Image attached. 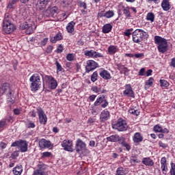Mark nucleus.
I'll list each match as a JSON object with an SVG mask.
<instances>
[{
	"instance_id": "36",
	"label": "nucleus",
	"mask_w": 175,
	"mask_h": 175,
	"mask_svg": "<svg viewBox=\"0 0 175 175\" xmlns=\"http://www.w3.org/2000/svg\"><path fill=\"white\" fill-rule=\"evenodd\" d=\"M123 14H124L126 18H131L132 17V15H131V7L127 6L126 8H124Z\"/></svg>"
},
{
	"instance_id": "16",
	"label": "nucleus",
	"mask_w": 175,
	"mask_h": 175,
	"mask_svg": "<svg viewBox=\"0 0 175 175\" xmlns=\"http://www.w3.org/2000/svg\"><path fill=\"white\" fill-rule=\"evenodd\" d=\"M86 144L81 139H78L75 144L76 152L79 154L81 151L85 150Z\"/></svg>"
},
{
	"instance_id": "9",
	"label": "nucleus",
	"mask_w": 175,
	"mask_h": 175,
	"mask_svg": "<svg viewBox=\"0 0 175 175\" xmlns=\"http://www.w3.org/2000/svg\"><path fill=\"white\" fill-rule=\"evenodd\" d=\"M103 109H106L109 106V101L106 99L105 95H102L101 96L96 98V101L94 103V106L98 107L100 106Z\"/></svg>"
},
{
	"instance_id": "55",
	"label": "nucleus",
	"mask_w": 175,
	"mask_h": 175,
	"mask_svg": "<svg viewBox=\"0 0 175 175\" xmlns=\"http://www.w3.org/2000/svg\"><path fill=\"white\" fill-rule=\"evenodd\" d=\"M66 18H68V16L65 13L60 14V17L59 15H57V20H66Z\"/></svg>"
},
{
	"instance_id": "38",
	"label": "nucleus",
	"mask_w": 175,
	"mask_h": 175,
	"mask_svg": "<svg viewBox=\"0 0 175 175\" xmlns=\"http://www.w3.org/2000/svg\"><path fill=\"white\" fill-rule=\"evenodd\" d=\"M114 10H109L105 12V18H111L115 16Z\"/></svg>"
},
{
	"instance_id": "41",
	"label": "nucleus",
	"mask_w": 175,
	"mask_h": 175,
	"mask_svg": "<svg viewBox=\"0 0 175 175\" xmlns=\"http://www.w3.org/2000/svg\"><path fill=\"white\" fill-rule=\"evenodd\" d=\"M55 65H56V69H57V72H65V69L62 68V66L61 64L58 62V61H55Z\"/></svg>"
},
{
	"instance_id": "30",
	"label": "nucleus",
	"mask_w": 175,
	"mask_h": 175,
	"mask_svg": "<svg viewBox=\"0 0 175 175\" xmlns=\"http://www.w3.org/2000/svg\"><path fill=\"white\" fill-rule=\"evenodd\" d=\"M62 38H64L62 33L59 31L54 37L51 38L50 41L51 43H57L58 40H62Z\"/></svg>"
},
{
	"instance_id": "10",
	"label": "nucleus",
	"mask_w": 175,
	"mask_h": 175,
	"mask_svg": "<svg viewBox=\"0 0 175 175\" xmlns=\"http://www.w3.org/2000/svg\"><path fill=\"white\" fill-rule=\"evenodd\" d=\"M47 169V165L43 163H40L37 165V169L33 171V175H49L47 172H45Z\"/></svg>"
},
{
	"instance_id": "28",
	"label": "nucleus",
	"mask_w": 175,
	"mask_h": 175,
	"mask_svg": "<svg viewBox=\"0 0 175 175\" xmlns=\"http://www.w3.org/2000/svg\"><path fill=\"white\" fill-rule=\"evenodd\" d=\"M113 29V25L111 23H107L104 25L102 27L103 33H110Z\"/></svg>"
},
{
	"instance_id": "64",
	"label": "nucleus",
	"mask_w": 175,
	"mask_h": 175,
	"mask_svg": "<svg viewBox=\"0 0 175 175\" xmlns=\"http://www.w3.org/2000/svg\"><path fill=\"white\" fill-rule=\"evenodd\" d=\"M134 57L135 58H143V57H144V53H135V54H134Z\"/></svg>"
},
{
	"instance_id": "22",
	"label": "nucleus",
	"mask_w": 175,
	"mask_h": 175,
	"mask_svg": "<svg viewBox=\"0 0 175 175\" xmlns=\"http://www.w3.org/2000/svg\"><path fill=\"white\" fill-rule=\"evenodd\" d=\"M161 170H162V173L163 174H167V170L168 168H167V160H166V157H162L161 159Z\"/></svg>"
},
{
	"instance_id": "60",
	"label": "nucleus",
	"mask_w": 175,
	"mask_h": 175,
	"mask_svg": "<svg viewBox=\"0 0 175 175\" xmlns=\"http://www.w3.org/2000/svg\"><path fill=\"white\" fill-rule=\"evenodd\" d=\"M98 18H102V17H105V10L99 11L97 14Z\"/></svg>"
},
{
	"instance_id": "6",
	"label": "nucleus",
	"mask_w": 175,
	"mask_h": 175,
	"mask_svg": "<svg viewBox=\"0 0 175 175\" xmlns=\"http://www.w3.org/2000/svg\"><path fill=\"white\" fill-rule=\"evenodd\" d=\"M113 128L118 131V132H124L128 130V123H126V120L119 118L116 123L113 125Z\"/></svg>"
},
{
	"instance_id": "46",
	"label": "nucleus",
	"mask_w": 175,
	"mask_h": 175,
	"mask_svg": "<svg viewBox=\"0 0 175 175\" xmlns=\"http://www.w3.org/2000/svg\"><path fill=\"white\" fill-rule=\"evenodd\" d=\"M129 113L133 114V116H139V114H140V111L133 108L129 110Z\"/></svg>"
},
{
	"instance_id": "45",
	"label": "nucleus",
	"mask_w": 175,
	"mask_h": 175,
	"mask_svg": "<svg viewBox=\"0 0 175 175\" xmlns=\"http://www.w3.org/2000/svg\"><path fill=\"white\" fill-rule=\"evenodd\" d=\"M133 31V28L127 29L124 32V36H127V38H131V35H132V31Z\"/></svg>"
},
{
	"instance_id": "14",
	"label": "nucleus",
	"mask_w": 175,
	"mask_h": 175,
	"mask_svg": "<svg viewBox=\"0 0 175 175\" xmlns=\"http://www.w3.org/2000/svg\"><path fill=\"white\" fill-rule=\"evenodd\" d=\"M84 55L89 58H103V54L96 52L94 50L85 51Z\"/></svg>"
},
{
	"instance_id": "61",
	"label": "nucleus",
	"mask_w": 175,
	"mask_h": 175,
	"mask_svg": "<svg viewBox=\"0 0 175 175\" xmlns=\"http://www.w3.org/2000/svg\"><path fill=\"white\" fill-rule=\"evenodd\" d=\"M79 7L83 8V9L84 10L87 9V3H85V2L79 1Z\"/></svg>"
},
{
	"instance_id": "24",
	"label": "nucleus",
	"mask_w": 175,
	"mask_h": 175,
	"mask_svg": "<svg viewBox=\"0 0 175 175\" xmlns=\"http://www.w3.org/2000/svg\"><path fill=\"white\" fill-rule=\"evenodd\" d=\"M14 19L9 13H6L3 20V25L14 24Z\"/></svg>"
},
{
	"instance_id": "63",
	"label": "nucleus",
	"mask_w": 175,
	"mask_h": 175,
	"mask_svg": "<svg viewBox=\"0 0 175 175\" xmlns=\"http://www.w3.org/2000/svg\"><path fill=\"white\" fill-rule=\"evenodd\" d=\"M53 49H54V47L53 46L49 45L46 47V53H48V54H51V53H52Z\"/></svg>"
},
{
	"instance_id": "29",
	"label": "nucleus",
	"mask_w": 175,
	"mask_h": 175,
	"mask_svg": "<svg viewBox=\"0 0 175 175\" xmlns=\"http://www.w3.org/2000/svg\"><path fill=\"white\" fill-rule=\"evenodd\" d=\"M23 165H17L15 167L13 168L12 173L14 175H21L23 174Z\"/></svg>"
},
{
	"instance_id": "23",
	"label": "nucleus",
	"mask_w": 175,
	"mask_h": 175,
	"mask_svg": "<svg viewBox=\"0 0 175 175\" xmlns=\"http://www.w3.org/2000/svg\"><path fill=\"white\" fill-rule=\"evenodd\" d=\"M1 90L7 96H12V90H10V85L9 83H3Z\"/></svg>"
},
{
	"instance_id": "32",
	"label": "nucleus",
	"mask_w": 175,
	"mask_h": 175,
	"mask_svg": "<svg viewBox=\"0 0 175 175\" xmlns=\"http://www.w3.org/2000/svg\"><path fill=\"white\" fill-rule=\"evenodd\" d=\"M161 8H163V10H165V12L170 10V8H172V6L169 3V0H163L161 3Z\"/></svg>"
},
{
	"instance_id": "37",
	"label": "nucleus",
	"mask_w": 175,
	"mask_h": 175,
	"mask_svg": "<svg viewBox=\"0 0 175 175\" xmlns=\"http://www.w3.org/2000/svg\"><path fill=\"white\" fill-rule=\"evenodd\" d=\"M146 20L150 21V23H154L155 21V15L152 12H148L146 15Z\"/></svg>"
},
{
	"instance_id": "3",
	"label": "nucleus",
	"mask_w": 175,
	"mask_h": 175,
	"mask_svg": "<svg viewBox=\"0 0 175 175\" xmlns=\"http://www.w3.org/2000/svg\"><path fill=\"white\" fill-rule=\"evenodd\" d=\"M148 33L142 29H137L132 33V39L133 43L140 44L144 39H148Z\"/></svg>"
},
{
	"instance_id": "19",
	"label": "nucleus",
	"mask_w": 175,
	"mask_h": 175,
	"mask_svg": "<svg viewBox=\"0 0 175 175\" xmlns=\"http://www.w3.org/2000/svg\"><path fill=\"white\" fill-rule=\"evenodd\" d=\"M14 29H16V25H14V24L3 25V31L5 32V33H7V35L14 32Z\"/></svg>"
},
{
	"instance_id": "50",
	"label": "nucleus",
	"mask_w": 175,
	"mask_h": 175,
	"mask_svg": "<svg viewBox=\"0 0 175 175\" xmlns=\"http://www.w3.org/2000/svg\"><path fill=\"white\" fill-rule=\"evenodd\" d=\"M100 111V108L99 107H92V114H98Z\"/></svg>"
},
{
	"instance_id": "17",
	"label": "nucleus",
	"mask_w": 175,
	"mask_h": 175,
	"mask_svg": "<svg viewBox=\"0 0 175 175\" xmlns=\"http://www.w3.org/2000/svg\"><path fill=\"white\" fill-rule=\"evenodd\" d=\"M143 135L139 132L135 133L133 136V142L135 146H139L144 140Z\"/></svg>"
},
{
	"instance_id": "26",
	"label": "nucleus",
	"mask_w": 175,
	"mask_h": 175,
	"mask_svg": "<svg viewBox=\"0 0 175 175\" xmlns=\"http://www.w3.org/2000/svg\"><path fill=\"white\" fill-rule=\"evenodd\" d=\"M49 2H50V0H38L37 7L40 10H43L49 5Z\"/></svg>"
},
{
	"instance_id": "51",
	"label": "nucleus",
	"mask_w": 175,
	"mask_h": 175,
	"mask_svg": "<svg viewBox=\"0 0 175 175\" xmlns=\"http://www.w3.org/2000/svg\"><path fill=\"white\" fill-rule=\"evenodd\" d=\"M170 165H171V168H170V175H175V163L172 162L170 163Z\"/></svg>"
},
{
	"instance_id": "15",
	"label": "nucleus",
	"mask_w": 175,
	"mask_h": 175,
	"mask_svg": "<svg viewBox=\"0 0 175 175\" xmlns=\"http://www.w3.org/2000/svg\"><path fill=\"white\" fill-rule=\"evenodd\" d=\"M38 146L40 148L46 149V148H53V145L51 144V141H49L44 138L40 139L38 142Z\"/></svg>"
},
{
	"instance_id": "35",
	"label": "nucleus",
	"mask_w": 175,
	"mask_h": 175,
	"mask_svg": "<svg viewBox=\"0 0 175 175\" xmlns=\"http://www.w3.org/2000/svg\"><path fill=\"white\" fill-rule=\"evenodd\" d=\"M117 51V46L116 45H111L108 47V53L109 54V55H114V54H116Z\"/></svg>"
},
{
	"instance_id": "44",
	"label": "nucleus",
	"mask_w": 175,
	"mask_h": 175,
	"mask_svg": "<svg viewBox=\"0 0 175 175\" xmlns=\"http://www.w3.org/2000/svg\"><path fill=\"white\" fill-rule=\"evenodd\" d=\"M153 131L156 133H161L162 132V126H159V124H156L153 127Z\"/></svg>"
},
{
	"instance_id": "25",
	"label": "nucleus",
	"mask_w": 175,
	"mask_h": 175,
	"mask_svg": "<svg viewBox=\"0 0 175 175\" xmlns=\"http://www.w3.org/2000/svg\"><path fill=\"white\" fill-rule=\"evenodd\" d=\"M99 75L103 80H110L111 79V75L107 70H100Z\"/></svg>"
},
{
	"instance_id": "48",
	"label": "nucleus",
	"mask_w": 175,
	"mask_h": 175,
	"mask_svg": "<svg viewBox=\"0 0 175 175\" xmlns=\"http://www.w3.org/2000/svg\"><path fill=\"white\" fill-rule=\"evenodd\" d=\"M53 154H51V152H44L42 153L41 158L44 159V158H50L52 157Z\"/></svg>"
},
{
	"instance_id": "4",
	"label": "nucleus",
	"mask_w": 175,
	"mask_h": 175,
	"mask_svg": "<svg viewBox=\"0 0 175 175\" xmlns=\"http://www.w3.org/2000/svg\"><path fill=\"white\" fill-rule=\"evenodd\" d=\"M154 43L157 44V49L159 53L165 54L167 51V40L159 36H154Z\"/></svg>"
},
{
	"instance_id": "31",
	"label": "nucleus",
	"mask_w": 175,
	"mask_h": 175,
	"mask_svg": "<svg viewBox=\"0 0 175 175\" xmlns=\"http://www.w3.org/2000/svg\"><path fill=\"white\" fill-rule=\"evenodd\" d=\"M142 163L145 166H154V160L150 157H145L142 159Z\"/></svg>"
},
{
	"instance_id": "12",
	"label": "nucleus",
	"mask_w": 175,
	"mask_h": 175,
	"mask_svg": "<svg viewBox=\"0 0 175 175\" xmlns=\"http://www.w3.org/2000/svg\"><path fill=\"white\" fill-rule=\"evenodd\" d=\"M123 95L128 98H135V92H133V88H132V85H131V84H126L124 85Z\"/></svg>"
},
{
	"instance_id": "1",
	"label": "nucleus",
	"mask_w": 175,
	"mask_h": 175,
	"mask_svg": "<svg viewBox=\"0 0 175 175\" xmlns=\"http://www.w3.org/2000/svg\"><path fill=\"white\" fill-rule=\"evenodd\" d=\"M42 79L44 83V77L40 72L34 73L30 77L29 81L31 83V91H39V89L42 88Z\"/></svg>"
},
{
	"instance_id": "5",
	"label": "nucleus",
	"mask_w": 175,
	"mask_h": 175,
	"mask_svg": "<svg viewBox=\"0 0 175 175\" xmlns=\"http://www.w3.org/2000/svg\"><path fill=\"white\" fill-rule=\"evenodd\" d=\"M44 83L49 90H55L58 87V82L51 75H45L44 77Z\"/></svg>"
},
{
	"instance_id": "58",
	"label": "nucleus",
	"mask_w": 175,
	"mask_h": 175,
	"mask_svg": "<svg viewBox=\"0 0 175 175\" xmlns=\"http://www.w3.org/2000/svg\"><path fill=\"white\" fill-rule=\"evenodd\" d=\"M159 146L161 148H167V144H165L162 141L159 142Z\"/></svg>"
},
{
	"instance_id": "39",
	"label": "nucleus",
	"mask_w": 175,
	"mask_h": 175,
	"mask_svg": "<svg viewBox=\"0 0 175 175\" xmlns=\"http://www.w3.org/2000/svg\"><path fill=\"white\" fill-rule=\"evenodd\" d=\"M122 147H124L126 151H131V145L125 142V137H123L122 142H120Z\"/></svg>"
},
{
	"instance_id": "27",
	"label": "nucleus",
	"mask_w": 175,
	"mask_h": 175,
	"mask_svg": "<svg viewBox=\"0 0 175 175\" xmlns=\"http://www.w3.org/2000/svg\"><path fill=\"white\" fill-rule=\"evenodd\" d=\"M75 25H76V22L73 21L67 24L66 29L68 33H73L75 32Z\"/></svg>"
},
{
	"instance_id": "18",
	"label": "nucleus",
	"mask_w": 175,
	"mask_h": 175,
	"mask_svg": "<svg viewBox=\"0 0 175 175\" xmlns=\"http://www.w3.org/2000/svg\"><path fill=\"white\" fill-rule=\"evenodd\" d=\"M20 29H22L24 31V29H26V33L27 35H30V33H32L33 32V29L32 28V25H28V23L24 22L21 23L19 26Z\"/></svg>"
},
{
	"instance_id": "33",
	"label": "nucleus",
	"mask_w": 175,
	"mask_h": 175,
	"mask_svg": "<svg viewBox=\"0 0 175 175\" xmlns=\"http://www.w3.org/2000/svg\"><path fill=\"white\" fill-rule=\"evenodd\" d=\"M128 174V171H126V168H124L123 167H119L116 170V175H126Z\"/></svg>"
},
{
	"instance_id": "20",
	"label": "nucleus",
	"mask_w": 175,
	"mask_h": 175,
	"mask_svg": "<svg viewBox=\"0 0 175 175\" xmlns=\"http://www.w3.org/2000/svg\"><path fill=\"white\" fill-rule=\"evenodd\" d=\"M110 118V111L105 109L103 110L100 114V122H105V121H107Z\"/></svg>"
},
{
	"instance_id": "2",
	"label": "nucleus",
	"mask_w": 175,
	"mask_h": 175,
	"mask_svg": "<svg viewBox=\"0 0 175 175\" xmlns=\"http://www.w3.org/2000/svg\"><path fill=\"white\" fill-rule=\"evenodd\" d=\"M58 16V8L54 6L53 8H49L46 11L42 12L38 16L39 20H45V21H49L51 20L53 21L55 17Z\"/></svg>"
},
{
	"instance_id": "8",
	"label": "nucleus",
	"mask_w": 175,
	"mask_h": 175,
	"mask_svg": "<svg viewBox=\"0 0 175 175\" xmlns=\"http://www.w3.org/2000/svg\"><path fill=\"white\" fill-rule=\"evenodd\" d=\"M36 110L40 124L42 125H46V124H47V115H46L44 111L40 107H38Z\"/></svg>"
},
{
	"instance_id": "43",
	"label": "nucleus",
	"mask_w": 175,
	"mask_h": 175,
	"mask_svg": "<svg viewBox=\"0 0 175 175\" xmlns=\"http://www.w3.org/2000/svg\"><path fill=\"white\" fill-rule=\"evenodd\" d=\"M90 80L92 83H95L96 80H98V71H95L93 72V75L90 77Z\"/></svg>"
},
{
	"instance_id": "52",
	"label": "nucleus",
	"mask_w": 175,
	"mask_h": 175,
	"mask_svg": "<svg viewBox=\"0 0 175 175\" xmlns=\"http://www.w3.org/2000/svg\"><path fill=\"white\" fill-rule=\"evenodd\" d=\"M92 92H94V94H98L100 92L101 88L98 86H92L91 88Z\"/></svg>"
},
{
	"instance_id": "56",
	"label": "nucleus",
	"mask_w": 175,
	"mask_h": 175,
	"mask_svg": "<svg viewBox=\"0 0 175 175\" xmlns=\"http://www.w3.org/2000/svg\"><path fill=\"white\" fill-rule=\"evenodd\" d=\"M138 76H146V68H141L138 72Z\"/></svg>"
},
{
	"instance_id": "62",
	"label": "nucleus",
	"mask_w": 175,
	"mask_h": 175,
	"mask_svg": "<svg viewBox=\"0 0 175 175\" xmlns=\"http://www.w3.org/2000/svg\"><path fill=\"white\" fill-rule=\"evenodd\" d=\"M94 122H96V119L94 118H89L88 120V124H90V125L94 124Z\"/></svg>"
},
{
	"instance_id": "42",
	"label": "nucleus",
	"mask_w": 175,
	"mask_h": 175,
	"mask_svg": "<svg viewBox=\"0 0 175 175\" xmlns=\"http://www.w3.org/2000/svg\"><path fill=\"white\" fill-rule=\"evenodd\" d=\"M67 61H75V58H76V55L75 53H68L66 57Z\"/></svg>"
},
{
	"instance_id": "40",
	"label": "nucleus",
	"mask_w": 175,
	"mask_h": 175,
	"mask_svg": "<svg viewBox=\"0 0 175 175\" xmlns=\"http://www.w3.org/2000/svg\"><path fill=\"white\" fill-rule=\"evenodd\" d=\"M25 125L26 128H27L28 129H33V128L36 127V124H35V122L31 120H27Z\"/></svg>"
},
{
	"instance_id": "13",
	"label": "nucleus",
	"mask_w": 175,
	"mask_h": 175,
	"mask_svg": "<svg viewBox=\"0 0 175 175\" xmlns=\"http://www.w3.org/2000/svg\"><path fill=\"white\" fill-rule=\"evenodd\" d=\"M85 72L90 73L98 68V63L94 60H88L86 62Z\"/></svg>"
},
{
	"instance_id": "53",
	"label": "nucleus",
	"mask_w": 175,
	"mask_h": 175,
	"mask_svg": "<svg viewBox=\"0 0 175 175\" xmlns=\"http://www.w3.org/2000/svg\"><path fill=\"white\" fill-rule=\"evenodd\" d=\"M14 5H16V3L13 0H10L7 8L8 9H13L14 8Z\"/></svg>"
},
{
	"instance_id": "49",
	"label": "nucleus",
	"mask_w": 175,
	"mask_h": 175,
	"mask_svg": "<svg viewBox=\"0 0 175 175\" xmlns=\"http://www.w3.org/2000/svg\"><path fill=\"white\" fill-rule=\"evenodd\" d=\"M6 128V120H0V132L3 131Z\"/></svg>"
},
{
	"instance_id": "34",
	"label": "nucleus",
	"mask_w": 175,
	"mask_h": 175,
	"mask_svg": "<svg viewBox=\"0 0 175 175\" xmlns=\"http://www.w3.org/2000/svg\"><path fill=\"white\" fill-rule=\"evenodd\" d=\"M154 84V78L150 77L145 82L144 88L145 90H148L150 87H152V85Z\"/></svg>"
},
{
	"instance_id": "11",
	"label": "nucleus",
	"mask_w": 175,
	"mask_h": 175,
	"mask_svg": "<svg viewBox=\"0 0 175 175\" xmlns=\"http://www.w3.org/2000/svg\"><path fill=\"white\" fill-rule=\"evenodd\" d=\"M62 147L64 148V151H68L69 152H73V142L70 139H64L62 144Z\"/></svg>"
},
{
	"instance_id": "57",
	"label": "nucleus",
	"mask_w": 175,
	"mask_h": 175,
	"mask_svg": "<svg viewBox=\"0 0 175 175\" xmlns=\"http://www.w3.org/2000/svg\"><path fill=\"white\" fill-rule=\"evenodd\" d=\"M64 51V46L62 44H59L58 46H57V53L58 54L62 53Z\"/></svg>"
},
{
	"instance_id": "47",
	"label": "nucleus",
	"mask_w": 175,
	"mask_h": 175,
	"mask_svg": "<svg viewBox=\"0 0 175 175\" xmlns=\"http://www.w3.org/2000/svg\"><path fill=\"white\" fill-rule=\"evenodd\" d=\"M159 83L161 87H164L165 88H167V87L169 85V82L165 79H160Z\"/></svg>"
},
{
	"instance_id": "7",
	"label": "nucleus",
	"mask_w": 175,
	"mask_h": 175,
	"mask_svg": "<svg viewBox=\"0 0 175 175\" xmlns=\"http://www.w3.org/2000/svg\"><path fill=\"white\" fill-rule=\"evenodd\" d=\"M11 147H18L21 152H27L28 151V143L23 139L15 141L12 144Z\"/></svg>"
},
{
	"instance_id": "59",
	"label": "nucleus",
	"mask_w": 175,
	"mask_h": 175,
	"mask_svg": "<svg viewBox=\"0 0 175 175\" xmlns=\"http://www.w3.org/2000/svg\"><path fill=\"white\" fill-rule=\"evenodd\" d=\"M47 42H49V38H45L42 40H41L40 44L42 46H46L47 44Z\"/></svg>"
},
{
	"instance_id": "54",
	"label": "nucleus",
	"mask_w": 175,
	"mask_h": 175,
	"mask_svg": "<svg viewBox=\"0 0 175 175\" xmlns=\"http://www.w3.org/2000/svg\"><path fill=\"white\" fill-rule=\"evenodd\" d=\"M18 155H20V153L18 151L16 150L11 154L10 158L12 159H16Z\"/></svg>"
},
{
	"instance_id": "21",
	"label": "nucleus",
	"mask_w": 175,
	"mask_h": 175,
	"mask_svg": "<svg viewBox=\"0 0 175 175\" xmlns=\"http://www.w3.org/2000/svg\"><path fill=\"white\" fill-rule=\"evenodd\" d=\"M124 137H120L118 134H115L107 137V142H111V143H121Z\"/></svg>"
}]
</instances>
